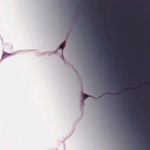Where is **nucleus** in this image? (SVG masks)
<instances>
[{"label": "nucleus", "instance_id": "nucleus-1", "mask_svg": "<svg viewBox=\"0 0 150 150\" xmlns=\"http://www.w3.org/2000/svg\"><path fill=\"white\" fill-rule=\"evenodd\" d=\"M11 54H9V53H7L6 52H4V54H3L2 58H3V57H4V56H10L11 55ZM5 57H5L4 58H5Z\"/></svg>", "mask_w": 150, "mask_h": 150}, {"label": "nucleus", "instance_id": "nucleus-2", "mask_svg": "<svg viewBox=\"0 0 150 150\" xmlns=\"http://www.w3.org/2000/svg\"><path fill=\"white\" fill-rule=\"evenodd\" d=\"M64 47V45L63 43L61 44L59 46V48H60L61 49H62V50H63Z\"/></svg>", "mask_w": 150, "mask_h": 150}, {"label": "nucleus", "instance_id": "nucleus-3", "mask_svg": "<svg viewBox=\"0 0 150 150\" xmlns=\"http://www.w3.org/2000/svg\"><path fill=\"white\" fill-rule=\"evenodd\" d=\"M88 97V96L87 94H84L83 95V97L85 98H86Z\"/></svg>", "mask_w": 150, "mask_h": 150}]
</instances>
